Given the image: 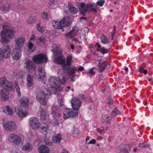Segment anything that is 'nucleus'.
I'll return each instance as SVG.
<instances>
[{
	"mask_svg": "<svg viewBox=\"0 0 153 153\" xmlns=\"http://www.w3.org/2000/svg\"><path fill=\"white\" fill-rule=\"evenodd\" d=\"M55 56L56 58V63L62 65L63 69H59L58 72L59 77H51L49 80L51 87L44 90H39L36 96H50L52 94H56V92H53V89L55 91L62 84H64L66 82V77L64 71V67L66 66V61L65 59H62L63 56L62 53H59V55Z\"/></svg>",
	"mask_w": 153,
	"mask_h": 153,
	"instance_id": "obj_1",
	"label": "nucleus"
},
{
	"mask_svg": "<svg viewBox=\"0 0 153 153\" xmlns=\"http://www.w3.org/2000/svg\"><path fill=\"white\" fill-rule=\"evenodd\" d=\"M2 27L3 30L0 33V42L2 44L7 43L13 38L15 32L7 25H4Z\"/></svg>",
	"mask_w": 153,
	"mask_h": 153,
	"instance_id": "obj_2",
	"label": "nucleus"
},
{
	"mask_svg": "<svg viewBox=\"0 0 153 153\" xmlns=\"http://www.w3.org/2000/svg\"><path fill=\"white\" fill-rule=\"evenodd\" d=\"M79 7L80 13L83 16H85L87 12L96 13L98 9L97 6L92 2H89L86 4L84 2L81 3Z\"/></svg>",
	"mask_w": 153,
	"mask_h": 153,
	"instance_id": "obj_3",
	"label": "nucleus"
},
{
	"mask_svg": "<svg viewBox=\"0 0 153 153\" xmlns=\"http://www.w3.org/2000/svg\"><path fill=\"white\" fill-rule=\"evenodd\" d=\"M58 109V106L53 105L51 108V114L54 120V123L55 125H58L59 123V121L61 118V114L56 111Z\"/></svg>",
	"mask_w": 153,
	"mask_h": 153,
	"instance_id": "obj_4",
	"label": "nucleus"
},
{
	"mask_svg": "<svg viewBox=\"0 0 153 153\" xmlns=\"http://www.w3.org/2000/svg\"><path fill=\"white\" fill-rule=\"evenodd\" d=\"M2 126L7 131H14L17 128L15 122L13 121L4 122L2 123Z\"/></svg>",
	"mask_w": 153,
	"mask_h": 153,
	"instance_id": "obj_5",
	"label": "nucleus"
},
{
	"mask_svg": "<svg viewBox=\"0 0 153 153\" xmlns=\"http://www.w3.org/2000/svg\"><path fill=\"white\" fill-rule=\"evenodd\" d=\"M8 139L9 142L17 145H19L22 142L21 137L16 134H10L8 137Z\"/></svg>",
	"mask_w": 153,
	"mask_h": 153,
	"instance_id": "obj_6",
	"label": "nucleus"
},
{
	"mask_svg": "<svg viewBox=\"0 0 153 153\" xmlns=\"http://www.w3.org/2000/svg\"><path fill=\"white\" fill-rule=\"evenodd\" d=\"M78 109H65L63 113V118L67 119L70 117H74L78 114Z\"/></svg>",
	"mask_w": 153,
	"mask_h": 153,
	"instance_id": "obj_7",
	"label": "nucleus"
},
{
	"mask_svg": "<svg viewBox=\"0 0 153 153\" xmlns=\"http://www.w3.org/2000/svg\"><path fill=\"white\" fill-rule=\"evenodd\" d=\"M33 62L36 64H40L46 62L48 58L46 55L43 54H38L32 58Z\"/></svg>",
	"mask_w": 153,
	"mask_h": 153,
	"instance_id": "obj_8",
	"label": "nucleus"
},
{
	"mask_svg": "<svg viewBox=\"0 0 153 153\" xmlns=\"http://www.w3.org/2000/svg\"><path fill=\"white\" fill-rule=\"evenodd\" d=\"M66 18H64L61 21L53 20L52 22V26L55 28L58 29H62L65 27L68 23Z\"/></svg>",
	"mask_w": 153,
	"mask_h": 153,
	"instance_id": "obj_9",
	"label": "nucleus"
},
{
	"mask_svg": "<svg viewBox=\"0 0 153 153\" xmlns=\"http://www.w3.org/2000/svg\"><path fill=\"white\" fill-rule=\"evenodd\" d=\"M14 111L16 114L19 117L23 118L28 115V112L26 110L23 109L19 106L15 107Z\"/></svg>",
	"mask_w": 153,
	"mask_h": 153,
	"instance_id": "obj_10",
	"label": "nucleus"
},
{
	"mask_svg": "<svg viewBox=\"0 0 153 153\" xmlns=\"http://www.w3.org/2000/svg\"><path fill=\"white\" fill-rule=\"evenodd\" d=\"M29 121L30 126L33 129L36 130L40 127L41 123L39 122L36 118L34 117H30Z\"/></svg>",
	"mask_w": 153,
	"mask_h": 153,
	"instance_id": "obj_11",
	"label": "nucleus"
},
{
	"mask_svg": "<svg viewBox=\"0 0 153 153\" xmlns=\"http://www.w3.org/2000/svg\"><path fill=\"white\" fill-rule=\"evenodd\" d=\"M11 49L10 46L7 45L3 50L0 48V59L2 58H7L10 56Z\"/></svg>",
	"mask_w": 153,
	"mask_h": 153,
	"instance_id": "obj_12",
	"label": "nucleus"
},
{
	"mask_svg": "<svg viewBox=\"0 0 153 153\" xmlns=\"http://www.w3.org/2000/svg\"><path fill=\"white\" fill-rule=\"evenodd\" d=\"M79 32L78 27L77 26L75 25L72 28V30L68 33H66L65 35L67 38L71 39L76 36L78 33Z\"/></svg>",
	"mask_w": 153,
	"mask_h": 153,
	"instance_id": "obj_13",
	"label": "nucleus"
},
{
	"mask_svg": "<svg viewBox=\"0 0 153 153\" xmlns=\"http://www.w3.org/2000/svg\"><path fill=\"white\" fill-rule=\"evenodd\" d=\"M71 103L72 108L76 109H79L82 105L81 101L76 97L73 98L71 101Z\"/></svg>",
	"mask_w": 153,
	"mask_h": 153,
	"instance_id": "obj_14",
	"label": "nucleus"
},
{
	"mask_svg": "<svg viewBox=\"0 0 153 153\" xmlns=\"http://www.w3.org/2000/svg\"><path fill=\"white\" fill-rule=\"evenodd\" d=\"M22 51L21 49L14 48L11 53L12 58L16 60H19L22 56Z\"/></svg>",
	"mask_w": 153,
	"mask_h": 153,
	"instance_id": "obj_15",
	"label": "nucleus"
},
{
	"mask_svg": "<svg viewBox=\"0 0 153 153\" xmlns=\"http://www.w3.org/2000/svg\"><path fill=\"white\" fill-rule=\"evenodd\" d=\"M25 41V38L23 37L17 38L15 40V48L21 49L22 47L23 46Z\"/></svg>",
	"mask_w": 153,
	"mask_h": 153,
	"instance_id": "obj_16",
	"label": "nucleus"
},
{
	"mask_svg": "<svg viewBox=\"0 0 153 153\" xmlns=\"http://www.w3.org/2000/svg\"><path fill=\"white\" fill-rule=\"evenodd\" d=\"M32 61L28 60L25 63V68L29 70L33 71L36 69V65Z\"/></svg>",
	"mask_w": 153,
	"mask_h": 153,
	"instance_id": "obj_17",
	"label": "nucleus"
},
{
	"mask_svg": "<svg viewBox=\"0 0 153 153\" xmlns=\"http://www.w3.org/2000/svg\"><path fill=\"white\" fill-rule=\"evenodd\" d=\"M41 128L39 131L44 135L46 136L49 133V129L48 125L47 124L44 122L41 123Z\"/></svg>",
	"mask_w": 153,
	"mask_h": 153,
	"instance_id": "obj_18",
	"label": "nucleus"
},
{
	"mask_svg": "<svg viewBox=\"0 0 153 153\" xmlns=\"http://www.w3.org/2000/svg\"><path fill=\"white\" fill-rule=\"evenodd\" d=\"M64 70H65L67 72L69 76H75V71L77 70V68L74 67L73 68H71L70 67L64 66Z\"/></svg>",
	"mask_w": 153,
	"mask_h": 153,
	"instance_id": "obj_19",
	"label": "nucleus"
},
{
	"mask_svg": "<svg viewBox=\"0 0 153 153\" xmlns=\"http://www.w3.org/2000/svg\"><path fill=\"white\" fill-rule=\"evenodd\" d=\"M21 105L24 108H26L29 105V100L27 97L23 96L20 100Z\"/></svg>",
	"mask_w": 153,
	"mask_h": 153,
	"instance_id": "obj_20",
	"label": "nucleus"
},
{
	"mask_svg": "<svg viewBox=\"0 0 153 153\" xmlns=\"http://www.w3.org/2000/svg\"><path fill=\"white\" fill-rule=\"evenodd\" d=\"M3 111L7 115L12 116L13 114V109L9 106H4L1 108Z\"/></svg>",
	"mask_w": 153,
	"mask_h": 153,
	"instance_id": "obj_21",
	"label": "nucleus"
},
{
	"mask_svg": "<svg viewBox=\"0 0 153 153\" xmlns=\"http://www.w3.org/2000/svg\"><path fill=\"white\" fill-rule=\"evenodd\" d=\"M38 150L40 153H49V148L45 145H42L39 147Z\"/></svg>",
	"mask_w": 153,
	"mask_h": 153,
	"instance_id": "obj_22",
	"label": "nucleus"
},
{
	"mask_svg": "<svg viewBox=\"0 0 153 153\" xmlns=\"http://www.w3.org/2000/svg\"><path fill=\"white\" fill-rule=\"evenodd\" d=\"M109 65V64L107 61H105L103 62L102 63V64H100V65H99L98 70L99 72H102L104 71L106 67Z\"/></svg>",
	"mask_w": 153,
	"mask_h": 153,
	"instance_id": "obj_23",
	"label": "nucleus"
},
{
	"mask_svg": "<svg viewBox=\"0 0 153 153\" xmlns=\"http://www.w3.org/2000/svg\"><path fill=\"white\" fill-rule=\"evenodd\" d=\"M59 45L58 44H53L52 47V51L55 56L59 55V53H62L59 51Z\"/></svg>",
	"mask_w": 153,
	"mask_h": 153,
	"instance_id": "obj_24",
	"label": "nucleus"
},
{
	"mask_svg": "<svg viewBox=\"0 0 153 153\" xmlns=\"http://www.w3.org/2000/svg\"><path fill=\"white\" fill-rule=\"evenodd\" d=\"M33 148L32 145L29 142H27L22 147V149L23 151H26L27 152H30L31 151Z\"/></svg>",
	"mask_w": 153,
	"mask_h": 153,
	"instance_id": "obj_25",
	"label": "nucleus"
},
{
	"mask_svg": "<svg viewBox=\"0 0 153 153\" xmlns=\"http://www.w3.org/2000/svg\"><path fill=\"white\" fill-rule=\"evenodd\" d=\"M27 86L28 87H31L33 83V75L28 74L27 76Z\"/></svg>",
	"mask_w": 153,
	"mask_h": 153,
	"instance_id": "obj_26",
	"label": "nucleus"
},
{
	"mask_svg": "<svg viewBox=\"0 0 153 153\" xmlns=\"http://www.w3.org/2000/svg\"><path fill=\"white\" fill-rule=\"evenodd\" d=\"M37 100L42 105L47 104L46 96H36Z\"/></svg>",
	"mask_w": 153,
	"mask_h": 153,
	"instance_id": "obj_27",
	"label": "nucleus"
},
{
	"mask_svg": "<svg viewBox=\"0 0 153 153\" xmlns=\"http://www.w3.org/2000/svg\"><path fill=\"white\" fill-rule=\"evenodd\" d=\"M62 135L58 134H56L52 137V140L54 143H59L62 139Z\"/></svg>",
	"mask_w": 153,
	"mask_h": 153,
	"instance_id": "obj_28",
	"label": "nucleus"
},
{
	"mask_svg": "<svg viewBox=\"0 0 153 153\" xmlns=\"http://www.w3.org/2000/svg\"><path fill=\"white\" fill-rule=\"evenodd\" d=\"M68 7L69 10L71 13L73 14H76L78 12L77 9L72 6L71 4H68Z\"/></svg>",
	"mask_w": 153,
	"mask_h": 153,
	"instance_id": "obj_29",
	"label": "nucleus"
},
{
	"mask_svg": "<svg viewBox=\"0 0 153 153\" xmlns=\"http://www.w3.org/2000/svg\"><path fill=\"white\" fill-rule=\"evenodd\" d=\"M4 86L6 88H5L8 91H11L14 89L13 83L9 82L7 80L6 81V83H5Z\"/></svg>",
	"mask_w": 153,
	"mask_h": 153,
	"instance_id": "obj_30",
	"label": "nucleus"
},
{
	"mask_svg": "<svg viewBox=\"0 0 153 153\" xmlns=\"http://www.w3.org/2000/svg\"><path fill=\"white\" fill-rule=\"evenodd\" d=\"M37 71L39 73L41 74L42 75H39V78L41 79H44L46 78L45 73L44 72L43 69L42 68H39L37 69Z\"/></svg>",
	"mask_w": 153,
	"mask_h": 153,
	"instance_id": "obj_31",
	"label": "nucleus"
},
{
	"mask_svg": "<svg viewBox=\"0 0 153 153\" xmlns=\"http://www.w3.org/2000/svg\"><path fill=\"white\" fill-rule=\"evenodd\" d=\"M88 28L87 27H85L81 30L80 35L81 36H82L83 37H85L88 35Z\"/></svg>",
	"mask_w": 153,
	"mask_h": 153,
	"instance_id": "obj_32",
	"label": "nucleus"
},
{
	"mask_svg": "<svg viewBox=\"0 0 153 153\" xmlns=\"http://www.w3.org/2000/svg\"><path fill=\"white\" fill-rule=\"evenodd\" d=\"M100 39L102 43L104 44H109V42L106 36L104 34H102L100 38Z\"/></svg>",
	"mask_w": 153,
	"mask_h": 153,
	"instance_id": "obj_33",
	"label": "nucleus"
},
{
	"mask_svg": "<svg viewBox=\"0 0 153 153\" xmlns=\"http://www.w3.org/2000/svg\"><path fill=\"white\" fill-rule=\"evenodd\" d=\"M40 117L41 120H44L46 119V112L45 109H41L40 111Z\"/></svg>",
	"mask_w": 153,
	"mask_h": 153,
	"instance_id": "obj_34",
	"label": "nucleus"
},
{
	"mask_svg": "<svg viewBox=\"0 0 153 153\" xmlns=\"http://www.w3.org/2000/svg\"><path fill=\"white\" fill-rule=\"evenodd\" d=\"M101 120L102 122L107 123H109L110 122V119L107 115L102 116Z\"/></svg>",
	"mask_w": 153,
	"mask_h": 153,
	"instance_id": "obj_35",
	"label": "nucleus"
},
{
	"mask_svg": "<svg viewBox=\"0 0 153 153\" xmlns=\"http://www.w3.org/2000/svg\"><path fill=\"white\" fill-rule=\"evenodd\" d=\"M10 6L9 4L0 7L1 10L2 11L5 12L8 11L10 9Z\"/></svg>",
	"mask_w": 153,
	"mask_h": 153,
	"instance_id": "obj_36",
	"label": "nucleus"
},
{
	"mask_svg": "<svg viewBox=\"0 0 153 153\" xmlns=\"http://www.w3.org/2000/svg\"><path fill=\"white\" fill-rule=\"evenodd\" d=\"M97 51H100L101 53L102 54H104L108 53L110 49H109L105 48L103 47L101 49H97Z\"/></svg>",
	"mask_w": 153,
	"mask_h": 153,
	"instance_id": "obj_37",
	"label": "nucleus"
},
{
	"mask_svg": "<svg viewBox=\"0 0 153 153\" xmlns=\"http://www.w3.org/2000/svg\"><path fill=\"white\" fill-rule=\"evenodd\" d=\"M9 91L7 89L4 88L0 91V96H7Z\"/></svg>",
	"mask_w": 153,
	"mask_h": 153,
	"instance_id": "obj_38",
	"label": "nucleus"
},
{
	"mask_svg": "<svg viewBox=\"0 0 153 153\" xmlns=\"http://www.w3.org/2000/svg\"><path fill=\"white\" fill-rule=\"evenodd\" d=\"M67 61L66 62V66H70L71 65L72 57L70 55L68 56L66 58Z\"/></svg>",
	"mask_w": 153,
	"mask_h": 153,
	"instance_id": "obj_39",
	"label": "nucleus"
},
{
	"mask_svg": "<svg viewBox=\"0 0 153 153\" xmlns=\"http://www.w3.org/2000/svg\"><path fill=\"white\" fill-rule=\"evenodd\" d=\"M7 80L5 77H2L0 78V87H3L4 86Z\"/></svg>",
	"mask_w": 153,
	"mask_h": 153,
	"instance_id": "obj_40",
	"label": "nucleus"
},
{
	"mask_svg": "<svg viewBox=\"0 0 153 153\" xmlns=\"http://www.w3.org/2000/svg\"><path fill=\"white\" fill-rule=\"evenodd\" d=\"M36 18L35 16L31 17L29 18L27 20V23L28 24H31L36 22Z\"/></svg>",
	"mask_w": 153,
	"mask_h": 153,
	"instance_id": "obj_41",
	"label": "nucleus"
},
{
	"mask_svg": "<svg viewBox=\"0 0 153 153\" xmlns=\"http://www.w3.org/2000/svg\"><path fill=\"white\" fill-rule=\"evenodd\" d=\"M58 103L59 104V107L63 106L64 100L62 96H58L57 97Z\"/></svg>",
	"mask_w": 153,
	"mask_h": 153,
	"instance_id": "obj_42",
	"label": "nucleus"
},
{
	"mask_svg": "<svg viewBox=\"0 0 153 153\" xmlns=\"http://www.w3.org/2000/svg\"><path fill=\"white\" fill-rule=\"evenodd\" d=\"M120 113V112L117 108H115L111 114V116L112 117H114L117 114Z\"/></svg>",
	"mask_w": 153,
	"mask_h": 153,
	"instance_id": "obj_43",
	"label": "nucleus"
},
{
	"mask_svg": "<svg viewBox=\"0 0 153 153\" xmlns=\"http://www.w3.org/2000/svg\"><path fill=\"white\" fill-rule=\"evenodd\" d=\"M36 28L40 32H43L45 30V28L43 27L40 26V23H39L36 25Z\"/></svg>",
	"mask_w": 153,
	"mask_h": 153,
	"instance_id": "obj_44",
	"label": "nucleus"
},
{
	"mask_svg": "<svg viewBox=\"0 0 153 153\" xmlns=\"http://www.w3.org/2000/svg\"><path fill=\"white\" fill-rule=\"evenodd\" d=\"M15 86L16 92L18 96H21V93L20 91V88L18 83H15Z\"/></svg>",
	"mask_w": 153,
	"mask_h": 153,
	"instance_id": "obj_45",
	"label": "nucleus"
},
{
	"mask_svg": "<svg viewBox=\"0 0 153 153\" xmlns=\"http://www.w3.org/2000/svg\"><path fill=\"white\" fill-rule=\"evenodd\" d=\"M28 137L30 139H33L34 137V135L31 130H29L27 134Z\"/></svg>",
	"mask_w": 153,
	"mask_h": 153,
	"instance_id": "obj_46",
	"label": "nucleus"
},
{
	"mask_svg": "<svg viewBox=\"0 0 153 153\" xmlns=\"http://www.w3.org/2000/svg\"><path fill=\"white\" fill-rule=\"evenodd\" d=\"M105 2V0H98L96 3V4L100 7L102 6Z\"/></svg>",
	"mask_w": 153,
	"mask_h": 153,
	"instance_id": "obj_47",
	"label": "nucleus"
},
{
	"mask_svg": "<svg viewBox=\"0 0 153 153\" xmlns=\"http://www.w3.org/2000/svg\"><path fill=\"white\" fill-rule=\"evenodd\" d=\"M42 142L41 139L38 138L34 142V144L36 146H38L40 145Z\"/></svg>",
	"mask_w": 153,
	"mask_h": 153,
	"instance_id": "obj_48",
	"label": "nucleus"
},
{
	"mask_svg": "<svg viewBox=\"0 0 153 153\" xmlns=\"http://www.w3.org/2000/svg\"><path fill=\"white\" fill-rule=\"evenodd\" d=\"M42 18L44 19H48L49 18L48 15L46 12H43L42 14Z\"/></svg>",
	"mask_w": 153,
	"mask_h": 153,
	"instance_id": "obj_49",
	"label": "nucleus"
},
{
	"mask_svg": "<svg viewBox=\"0 0 153 153\" xmlns=\"http://www.w3.org/2000/svg\"><path fill=\"white\" fill-rule=\"evenodd\" d=\"M139 71L141 73H143L145 75L147 74L148 71L146 70H144L143 67H140L139 68Z\"/></svg>",
	"mask_w": 153,
	"mask_h": 153,
	"instance_id": "obj_50",
	"label": "nucleus"
},
{
	"mask_svg": "<svg viewBox=\"0 0 153 153\" xmlns=\"http://www.w3.org/2000/svg\"><path fill=\"white\" fill-rule=\"evenodd\" d=\"M94 68H92L90 69L87 72V74L88 75H89L90 74H91L92 75H94L95 72H94L93 71V70L94 69Z\"/></svg>",
	"mask_w": 153,
	"mask_h": 153,
	"instance_id": "obj_51",
	"label": "nucleus"
},
{
	"mask_svg": "<svg viewBox=\"0 0 153 153\" xmlns=\"http://www.w3.org/2000/svg\"><path fill=\"white\" fill-rule=\"evenodd\" d=\"M107 102L108 105H112L113 103V99L111 97H108L107 98Z\"/></svg>",
	"mask_w": 153,
	"mask_h": 153,
	"instance_id": "obj_52",
	"label": "nucleus"
},
{
	"mask_svg": "<svg viewBox=\"0 0 153 153\" xmlns=\"http://www.w3.org/2000/svg\"><path fill=\"white\" fill-rule=\"evenodd\" d=\"M149 146V144H146L144 143H140L139 144V146L140 148H146Z\"/></svg>",
	"mask_w": 153,
	"mask_h": 153,
	"instance_id": "obj_53",
	"label": "nucleus"
},
{
	"mask_svg": "<svg viewBox=\"0 0 153 153\" xmlns=\"http://www.w3.org/2000/svg\"><path fill=\"white\" fill-rule=\"evenodd\" d=\"M9 96H0V100L2 101H6L9 99Z\"/></svg>",
	"mask_w": 153,
	"mask_h": 153,
	"instance_id": "obj_54",
	"label": "nucleus"
},
{
	"mask_svg": "<svg viewBox=\"0 0 153 153\" xmlns=\"http://www.w3.org/2000/svg\"><path fill=\"white\" fill-rule=\"evenodd\" d=\"M118 153H129V152L127 149L123 148L120 149Z\"/></svg>",
	"mask_w": 153,
	"mask_h": 153,
	"instance_id": "obj_55",
	"label": "nucleus"
},
{
	"mask_svg": "<svg viewBox=\"0 0 153 153\" xmlns=\"http://www.w3.org/2000/svg\"><path fill=\"white\" fill-rule=\"evenodd\" d=\"M56 1V0H50L49 4L50 7H51L55 5Z\"/></svg>",
	"mask_w": 153,
	"mask_h": 153,
	"instance_id": "obj_56",
	"label": "nucleus"
},
{
	"mask_svg": "<svg viewBox=\"0 0 153 153\" xmlns=\"http://www.w3.org/2000/svg\"><path fill=\"white\" fill-rule=\"evenodd\" d=\"M97 131L101 135H103L104 133V129H101L100 128H97Z\"/></svg>",
	"mask_w": 153,
	"mask_h": 153,
	"instance_id": "obj_57",
	"label": "nucleus"
},
{
	"mask_svg": "<svg viewBox=\"0 0 153 153\" xmlns=\"http://www.w3.org/2000/svg\"><path fill=\"white\" fill-rule=\"evenodd\" d=\"M33 45L32 42L30 41L29 42L28 44V48L29 49L31 50L33 47Z\"/></svg>",
	"mask_w": 153,
	"mask_h": 153,
	"instance_id": "obj_58",
	"label": "nucleus"
},
{
	"mask_svg": "<svg viewBox=\"0 0 153 153\" xmlns=\"http://www.w3.org/2000/svg\"><path fill=\"white\" fill-rule=\"evenodd\" d=\"M72 132L74 134H78L79 133V131L77 128H74Z\"/></svg>",
	"mask_w": 153,
	"mask_h": 153,
	"instance_id": "obj_59",
	"label": "nucleus"
},
{
	"mask_svg": "<svg viewBox=\"0 0 153 153\" xmlns=\"http://www.w3.org/2000/svg\"><path fill=\"white\" fill-rule=\"evenodd\" d=\"M96 143V141L94 139H92L88 143V144H94Z\"/></svg>",
	"mask_w": 153,
	"mask_h": 153,
	"instance_id": "obj_60",
	"label": "nucleus"
},
{
	"mask_svg": "<svg viewBox=\"0 0 153 153\" xmlns=\"http://www.w3.org/2000/svg\"><path fill=\"white\" fill-rule=\"evenodd\" d=\"M39 39L40 42L44 43L45 42V39L43 37L41 36L40 37Z\"/></svg>",
	"mask_w": 153,
	"mask_h": 153,
	"instance_id": "obj_61",
	"label": "nucleus"
},
{
	"mask_svg": "<svg viewBox=\"0 0 153 153\" xmlns=\"http://www.w3.org/2000/svg\"><path fill=\"white\" fill-rule=\"evenodd\" d=\"M95 45L98 48L97 49H101L102 48L101 47L100 44L98 42H97L96 44Z\"/></svg>",
	"mask_w": 153,
	"mask_h": 153,
	"instance_id": "obj_62",
	"label": "nucleus"
},
{
	"mask_svg": "<svg viewBox=\"0 0 153 153\" xmlns=\"http://www.w3.org/2000/svg\"><path fill=\"white\" fill-rule=\"evenodd\" d=\"M97 139L98 140H102L103 139V138L101 136H97Z\"/></svg>",
	"mask_w": 153,
	"mask_h": 153,
	"instance_id": "obj_63",
	"label": "nucleus"
},
{
	"mask_svg": "<svg viewBox=\"0 0 153 153\" xmlns=\"http://www.w3.org/2000/svg\"><path fill=\"white\" fill-rule=\"evenodd\" d=\"M84 69V68L82 66L79 67L78 69V71H82Z\"/></svg>",
	"mask_w": 153,
	"mask_h": 153,
	"instance_id": "obj_64",
	"label": "nucleus"
}]
</instances>
